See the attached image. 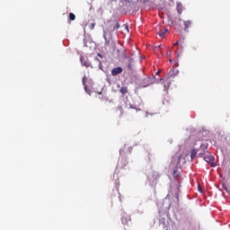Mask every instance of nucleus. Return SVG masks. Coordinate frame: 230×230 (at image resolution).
I'll list each match as a JSON object with an SVG mask.
<instances>
[{
    "label": "nucleus",
    "instance_id": "1",
    "mask_svg": "<svg viewBox=\"0 0 230 230\" xmlns=\"http://www.w3.org/2000/svg\"><path fill=\"white\" fill-rule=\"evenodd\" d=\"M155 31L159 37L162 39H164V35L168 33V29H166L163 24H160L159 26L156 27Z\"/></svg>",
    "mask_w": 230,
    "mask_h": 230
},
{
    "label": "nucleus",
    "instance_id": "2",
    "mask_svg": "<svg viewBox=\"0 0 230 230\" xmlns=\"http://www.w3.org/2000/svg\"><path fill=\"white\" fill-rule=\"evenodd\" d=\"M103 37L105 40V44H104L105 48H110V46H114V40H112V37L111 36V34L104 31Z\"/></svg>",
    "mask_w": 230,
    "mask_h": 230
},
{
    "label": "nucleus",
    "instance_id": "3",
    "mask_svg": "<svg viewBox=\"0 0 230 230\" xmlns=\"http://www.w3.org/2000/svg\"><path fill=\"white\" fill-rule=\"evenodd\" d=\"M204 160L206 161V163H208V164H210L212 168H215L217 166V164L214 162L215 156L208 155V156H206Z\"/></svg>",
    "mask_w": 230,
    "mask_h": 230
},
{
    "label": "nucleus",
    "instance_id": "4",
    "mask_svg": "<svg viewBox=\"0 0 230 230\" xmlns=\"http://www.w3.org/2000/svg\"><path fill=\"white\" fill-rule=\"evenodd\" d=\"M132 62H133L132 58H126L125 65H124L125 69H127L128 71H130V69H132Z\"/></svg>",
    "mask_w": 230,
    "mask_h": 230
},
{
    "label": "nucleus",
    "instance_id": "5",
    "mask_svg": "<svg viewBox=\"0 0 230 230\" xmlns=\"http://www.w3.org/2000/svg\"><path fill=\"white\" fill-rule=\"evenodd\" d=\"M123 73V68L121 66L115 67L111 70V76H118V75H121Z\"/></svg>",
    "mask_w": 230,
    "mask_h": 230
},
{
    "label": "nucleus",
    "instance_id": "6",
    "mask_svg": "<svg viewBox=\"0 0 230 230\" xmlns=\"http://www.w3.org/2000/svg\"><path fill=\"white\" fill-rule=\"evenodd\" d=\"M80 60H81L82 66H84V67H90L91 66V63H89L87 58H84V56L80 57Z\"/></svg>",
    "mask_w": 230,
    "mask_h": 230
},
{
    "label": "nucleus",
    "instance_id": "7",
    "mask_svg": "<svg viewBox=\"0 0 230 230\" xmlns=\"http://www.w3.org/2000/svg\"><path fill=\"white\" fill-rule=\"evenodd\" d=\"M183 24L185 31H188V28H191V24H193V22L191 21H183Z\"/></svg>",
    "mask_w": 230,
    "mask_h": 230
},
{
    "label": "nucleus",
    "instance_id": "8",
    "mask_svg": "<svg viewBox=\"0 0 230 230\" xmlns=\"http://www.w3.org/2000/svg\"><path fill=\"white\" fill-rule=\"evenodd\" d=\"M86 82H87V77L84 76L83 77V85H84V90L86 91L87 94H91V90H87Z\"/></svg>",
    "mask_w": 230,
    "mask_h": 230
},
{
    "label": "nucleus",
    "instance_id": "9",
    "mask_svg": "<svg viewBox=\"0 0 230 230\" xmlns=\"http://www.w3.org/2000/svg\"><path fill=\"white\" fill-rule=\"evenodd\" d=\"M119 92L121 93V94H127L128 93V88H127V86H122Z\"/></svg>",
    "mask_w": 230,
    "mask_h": 230
},
{
    "label": "nucleus",
    "instance_id": "10",
    "mask_svg": "<svg viewBox=\"0 0 230 230\" xmlns=\"http://www.w3.org/2000/svg\"><path fill=\"white\" fill-rule=\"evenodd\" d=\"M177 12L178 13H182V4L181 3L177 4Z\"/></svg>",
    "mask_w": 230,
    "mask_h": 230
},
{
    "label": "nucleus",
    "instance_id": "11",
    "mask_svg": "<svg viewBox=\"0 0 230 230\" xmlns=\"http://www.w3.org/2000/svg\"><path fill=\"white\" fill-rule=\"evenodd\" d=\"M195 157H197V150L192 149L190 153V158L195 159Z\"/></svg>",
    "mask_w": 230,
    "mask_h": 230
},
{
    "label": "nucleus",
    "instance_id": "12",
    "mask_svg": "<svg viewBox=\"0 0 230 230\" xmlns=\"http://www.w3.org/2000/svg\"><path fill=\"white\" fill-rule=\"evenodd\" d=\"M68 19H69V21H75V19H76V16L75 15V13H70Z\"/></svg>",
    "mask_w": 230,
    "mask_h": 230
},
{
    "label": "nucleus",
    "instance_id": "13",
    "mask_svg": "<svg viewBox=\"0 0 230 230\" xmlns=\"http://www.w3.org/2000/svg\"><path fill=\"white\" fill-rule=\"evenodd\" d=\"M119 23L117 22L115 26L113 27V30H119Z\"/></svg>",
    "mask_w": 230,
    "mask_h": 230
},
{
    "label": "nucleus",
    "instance_id": "14",
    "mask_svg": "<svg viewBox=\"0 0 230 230\" xmlns=\"http://www.w3.org/2000/svg\"><path fill=\"white\" fill-rule=\"evenodd\" d=\"M94 26H96V23H91V24L89 25V29H90V30H93V29L94 28Z\"/></svg>",
    "mask_w": 230,
    "mask_h": 230
},
{
    "label": "nucleus",
    "instance_id": "15",
    "mask_svg": "<svg viewBox=\"0 0 230 230\" xmlns=\"http://www.w3.org/2000/svg\"><path fill=\"white\" fill-rule=\"evenodd\" d=\"M171 56H172V49H168L167 57H171Z\"/></svg>",
    "mask_w": 230,
    "mask_h": 230
},
{
    "label": "nucleus",
    "instance_id": "16",
    "mask_svg": "<svg viewBox=\"0 0 230 230\" xmlns=\"http://www.w3.org/2000/svg\"><path fill=\"white\" fill-rule=\"evenodd\" d=\"M119 111H120V114H123V108L121 106H119Z\"/></svg>",
    "mask_w": 230,
    "mask_h": 230
},
{
    "label": "nucleus",
    "instance_id": "17",
    "mask_svg": "<svg viewBox=\"0 0 230 230\" xmlns=\"http://www.w3.org/2000/svg\"><path fill=\"white\" fill-rule=\"evenodd\" d=\"M201 148H203L204 150L208 149V145H201Z\"/></svg>",
    "mask_w": 230,
    "mask_h": 230
},
{
    "label": "nucleus",
    "instance_id": "18",
    "mask_svg": "<svg viewBox=\"0 0 230 230\" xmlns=\"http://www.w3.org/2000/svg\"><path fill=\"white\" fill-rule=\"evenodd\" d=\"M124 30H126V31H128H128H129V30H128V25H125V26H124Z\"/></svg>",
    "mask_w": 230,
    "mask_h": 230
},
{
    "label": "nucleus",
    "instance_id": "19",
    "mask_svg": "<svg viewBox=\"0 0 230 230\" xmlns=\"http://www.w3.org/2000/svg\"><path fill=\"white\" fill-rule=\"evenodd\" d=\"M173 176H174V177H177V170H174V171H173Z\"/></svg>",
    "mask_w": 230,
    "mask_h": 230
},
{
    "label": "nucleus",
    "instance_id": "20",
    "mask_svg": "<svg viewBox=\"0 0 230 230\" xmlns=\"http://www.w3.org/2000/svg\"><path fill=\"white\" fill-rule=\"evenodd\" d=\"M198 188H199V191H202V190H200V185H198Z\"/></svg>",
    "mask_w": 230,
    "mask_h": 230
},
{
    "label": "nucleus",
    "instance_id": "21",
    "mask_svg": "<svg viewBox=\"0 0 230 230\" xmlns=\"http://www.w3.org/2000/svg\"><path fill=\"white\" fill-rule=\"evenodd\" d=\"M177 45H179V41H177L176 43H174V46H177Z\"/></svg>",
    "mask_w": 230,
    "mask_h": 230
},
{
    "label": "nucleus",
    "instance_id": "22",
    "mask_svg": "<svg viewBox=\"0 0 230 230\" xmlns=\"http://www.w3.org/2000/svg\"><path fill=\"white\" fill-rule=\"evenodd\" d=\"M125 3H128L129 2V0H123Z\"/></svg>",
    "mask_w": 230,
    "mask_h": 230
},
{
    "label": "nucleus",
    "instance_id": "23",
    "mask_svg": "<svg viewBox=\"0 0 230 230\" xmlns=\"http://www.w3.org/2000/svg\"><path fill=\"white\" fill-rule=\"evenodd\" d=\"M160 73H161V71L158 70V71L156 72V75H159Z\"/></svg>",
    "mask_w": 230,
    "mask_h": 230
},
{
    "label": "nucleus",
    "instance_id": "24",
    "mask_svg": "<svg viewBox=\"0 0 230 230\" xmlns=\"http://www.w3.org/2000/svg\"><path fill=\"white\" fill-rule=\"evenodd\" d=\"M130 109H134V107L130 106Z\"/></svg>",
    "mask_w": 230,
    "mask_h": 230
},
{
    "label": "nucleus",
    "instance_id": "25",
    "mask_svg": "<svg viewBox=\"0 0 230 230\" xmlns=\"http://www.w3.org/2000/svg\"><path fill=\"white\" fill-rule=\"evenodd\" d=\"M169 62H172V59H169Z\"/></svg>",
    "mask_w": 230,
    "mask_h": 230
},
{
    "label": "nucleus",
    "instance_id": "26",
    "mask_svg": "<svg viewBox=\"0 0 230 230\" xmlns=\"http://www.w3.org/2000/svg\"><path fill=\"white\" fill-rule=\"evenodd\" d=\"M111 1H116V0H111Z\"/></svg>",
    "mask_w": 230,
    "mask_h": 230
}]
</instances>
